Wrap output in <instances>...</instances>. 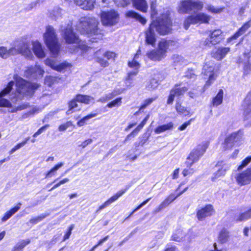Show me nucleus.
I'll return each instance as SVG.
<instances>
[{
    "label": "nucleus",
    "instance_id": "f257e3e1",
    "mask_svg": "<svg viewBox=\"0 0 251 251\" xmlns=\"http://www.w3.org/2000/svg\"><path fill=\"white\" fill-rule=\"evenodd\" d=\"M14 79L16 82V92L10 95V99L13 102H16L25 97L32 96L34 91L39 87V84L31 83L18 76H15Z\"/></svg>",
    "mask_w": 251,
    "mask_h": 251
},
{
    "label": "nucleus",
    "instance_id": "f03ea898",
    "mask_svg": "<svg viewBox=\"0 0 251 251\" xmlns=\"http://www.w3.org/2000/svg\"><path fill=\"white\" fill-rule=\"evenodd\" d=\"M99 22L95 18L85 17L81 18L76 25V29L82 34L88 36L97 35L101 38L100 30L98 28Z\"/></svg>",
    "mask_w": 251,
    "mask_h": 251
},
{
    "label": "nucleus",
    "instance_id": "7ed1b4c3",
    "mask_svg": "<svg viewBox=\"0 0 251 251\" xmlns=\"http://www.w3.org/2000/svg\"><path fill=\"white\" fill-rule=\"evenodd\" d=\"M60 30L62 37L67 43L79 44L78 47L72 51V52H78V50L80 49L83 51L93 53L91 48L88 47L85 45L79 44V40L78 36L73 32L72 22H70L66 26L62 25Z\"/></svg>",
    "mask_w": 251,
    "mask_h": 251
},
{
    "label": "nucleus",
    "instance_id": "20e7f679",
    "mask_svg": "<svg viewBox=\"0 0 251 251\" xmlns=\"http://www.w3.org/2000/svg\"><path fill=\"white\" fill-rule=\"evenodd\" d=\"M44 43L50 50L53 57H56L59 54L60 46L57 34L54 28L51 25L46 27V30L43 34Z\"/></svg>",
    "mask_w": 251,
    "mask_h": 251
},
{
    "label": "nucleus",
    "instance_id": "39448f33",
    "mask_svg": "<svg viewBox=\"0 0 251 251\" xmlns=\"http://www.w3.org/2000/svg\"><path fill=\"white\" fill-rule=\"evenodd\" d=\"M151 23L154 24L156 31L160 35L168 34L172 30V22L167 13L162 14Z\"/></svg>",
    "mask_w": 251,
    "mask_h": 251
},
{
    "label": "nucleus",
    "instance_id": "423d86ee",
    "mask_svg": "<svg viewBox=\"0 0 251 251\" xmlns=\"http://www.w3.org/2000/svg\"><path fill=\"white\" fill-rule=\"evenodd\" d=\"M208 144L206 142L200 144L194 148L187 158L185 164L191 166L195 162L198 161L205 152Z\"/></svg>",
    "mask_w": 251,
    "mask_h": 251
},
{
    "label": "nucleus",
    "instance_id": "0eeeda50",
    "mask_svg": "<svg viewBox=\"0 0 251 251\" xmlns=\"http://www.w3.org/2000/svg\"><path fill=\"white\" fill-rule=\"evenodd\" d=\"M101 22L105 26H113L118 23L119 15L114 10L102 11L100 15Z\"/></svg>",
    "mask_w": 251,
    "mask_h": 251
},
{
    "label": "nucleus",
    "instance_id": "6e6552de",
    "mask_svg": "<svg viewBox=\"0 0 251 251\" xmlns=\"http://www.w3.org/2000/svg\"><path fill=\"white\" fill-rule=\"evenodd\" d=\"M14 49L15 55L22 54L26 57L31 59L33 55L30 49V43L29 41H20L14 43Z\"/></svg>",
    "mask_w": 251,
    "mask_h": 251
},
{
    "label": "nucleus",
    "instance_id": "1a4fd4ad",
    "mask_svg": "<svg viewBox=\"0 0 251 251\" xmlns=\"http://www.w3.org/2000/svg\"><path fill=\"white\" fill-rule=\"evenodd\" d=\"M202 7V3L199 0H185L180 3L178 11L180 13H186L193 9L201 10Z\"/></svg>",
    "mask_w": 251,
    "mask_h": 251
},
{
    "label": "nucleus",
    "instance_id": "9d476101",
    "mask_svg": "<svg viewBox=\"0 0 251 251\" xmlns=\"http://www.w3.org/2000/svg\"><path fill=\"white\" fill-rule=\"evenodd\" d=\"M224 39L223 32L221 29H215L210 32L208 38L203 42V45L211 47L217 45Z\"/></svg>",
    "mask_w": 251,
    "mask_h": 251
},
{
    "label": "nucleus",
    "instance_id": "9b49d317",
    "mask_svg": "<svg viewBox=\"0 0 251 251\" xmlns=\"http://www.w3.org/2000/svg\"><path fill=\"white\" fill-rule=\"evenodd\" d=\"M241 138L239 131L233 132L227 136L222 144L224 150L231 149Z\"/></svg>",
    "mask_w": 251,
    "mask_h": 251
},
{
    "label": "nucleus",
    "instance_id": "f8f14e48",
    "mask_svg": "<svg viewBox=\"0 0 251 251\" xmlns=\"http://www.w3.org/2000/svg\"><path fill=\"white\" fill-rule=\"evenodd\" d=\"M188 90V88L187 87L182 86L180 84L175 85L170 91L167 103L168 104H172L176 96L183 95Z\"/></svg>",
    "mask_w": 251,
    "mask_h": 251
},
{
    "label": "nucleus",
    "instance_id": "ddd939ff",
    "mask_svg": "<svg viewBox=\"0 0 251 251\" xmlns=\"http://www.w3.org/2000/svg\"><path fill=\"white\" fill-rule=\"evenodd\" d=\"M45 63L47 66L58 72L66 70L72 67L71 64L66 61L58 64L56 61L50 58L45 60Z\"/></svg>",
    "mask_w": 251,
    "mask_h": 251
},
{
    "label": "nucleus",
    "instance_id": "4468645a",
    "mask_svg": "<svg viewBox=\"0 0 251 251\" xmlns=\"http://www.w3.org/2000/svg\"><path fill=\"white\" fill-rule=\"evenodd\" d=\"M44 70L39 65L28 67L24 73V75L27 78H37L42 77L44 75Z\"/></svg>",
    "mask_w": 251,
    "mask_h": 251
},
{
    "label": "nucleus",
    "instance_id": "2eb2a0df",
    "mask_svg": "<svg viewBox=\"0 0 251 251\" xmlns=\"http://www.w3.org/2000/svg\"><path fill=\"white\" fill-rule=\"evenodd\" d=\"M202 73L204 75L208 77V80L206 81L204 87H209L217 77V71H214V68L213 66H209V65L205 64L203 66Z\"/></svg>",
    "mask_w": 251,
    "mask_h": 251
},
{
    "label": "nucleus",
    "instance_id": "dca6fc26",
    "mask_svg": "<svg viewBox=\"0 0 251 251\" xmlns=\"http://www.w3.org/2000/svg\"><path fill=\"white\" fill-rule=\"evenodd\" d=\"M177 47L176 42L172 40L162 39L158 45V49L165 56L168 50H172Z\"/></svg>",
    "mask_w": 251,
    "mask_h": 251
},
{
    "label": "nucleus",
    "instance_id": "f3484780",
    "mask_svg": "<svg viewBox=\"0 0 251 251\" xmlns=\"http://www.w3.org/2000/svg\"><path fill=\"white\" fill-rule=\"evenodd\" d=\"M237 183L241 185H245L251 182V167L242 173L237 174L235 176Z\"/></svg>",
    "mask_w": 251,
    "mask_h": 251
},
{
    "label": "nucleus",
    "instance_id": "a211bd4d",
    "mask_svg": "<svg viewBox=\"0 0 251 251\" xmlns=\"http://www.w3.org/2000/svg\"><path fill=\"white\" fill-rule=\"evenodd\" d=\"M14 82L13 81L8 83L6 87L0 92V107H10L11 104L9 100L3 98V97L8 94L11 90Z\"/></svg>",
    "mask_w": 251,
    "mask_h": 251
},
{
    "label": "nucleus",
    "instance_id": "6ab92c4d",
    "mask_svg": "<svg viewBox=\"0 0 251 251\" xmlns=\"http://www.w3.org/2000/svg\"><path fill=\"white\" fill-rule=\"evenodd\" d=\"M214 212L213 206L211 204H207L198 211L197 216L199 220H203L206 217L211 216Z\"/></svg>",
    "mask_w": 251,
    "mask_h": 251
},
{
    "label": "nucleus",
    "instance_id": "aec40b11",
    "mask_svg": "<svg viewBox=\"0 0 251 251\" xmlns=\"http://www.w3.org/2000/svg\"><path fill=\"white\" fill-rule=\"evenodd\" d=\"M171 239L176 242H185L186 243H190L191 241L190 236L186 235L182 230L178 229L176 230L173 234Z\"/></svg>",
    "mask_w": 251,
    "mask_h": 251
},
{
    "label": "nucleus",
    "instance_id": "412c9836",
    "mask_svg": "<svg viewBox=\"0 0 251 251\" xmlns=\"http://www.w3.org/2000/svg\"><path fill=\"white\" fill-rule=\"evenodd\" d=\"M154 24L151 23L148 29L146 31V42L154 46L156 42L155 34L154 32Z\"/></svg>",
    "mask_w": 251,
    "mask_h": 251
},
{
    "label": "nucleus",
    "instance_id": "4be33fe9",
    "mask_svg": "<svg viewBox=\"0 0 251 251\" xmlns=\"http://www.w3.org/2000/svg\"><path fill=\"white\" fill-rule=\"evenodd\" d=\"M126 189L121 190L119 191L114 195L110 198L108 200L105 201L99 207L98 209L96 211V212H98L99 211L101 210L104 208L110 205L112 203L116 201L120 197H121L125 192Z\"/></svg>",
    "mask_w": 251,
    "mask_h": 251
},
{
    "label": "nucleus",
    "instance_id": "5701e85b",
    "mask_svg": "<svg viewBox=\"0 0 251 251\" xmlns=\"http://www.w3.org/2000/svg\"><path fill=\"white\" fill-rule=\"evenodd\" d=\"M32 50L34 54L39 58H43L46 56V53L43 48L42 44L38 41L32 42Z\"/></svg>",
    "mask_w": 251,
    "mask_h": 251
},
{
    "label": "nucleus",
    "instance_id": "b1692460",
    "mask_svg": "<svg viewBox=\"0 0 251 251\" xmlns=\"http://www.w3.org/2000/svg\"><path fill=\"white\" fill-rule=\"evenodd\" d=\"M74 2L83 9L91 10L94 8L95 0H74Z\"/></svg>",
    "mask_w": 251,
    "mask_h": 251
},
{
    "label": "nucleus",
    "instance_id": "393cba45",
    "mask_svg": "<svg viewBox=\"0 0 251 251\" xmlns=\"http://www.w3.org/2000/svg\"><path fill=\"white\" fill-rule=\"evenodd\" d=\"M251 26V20L246 22L232 36L227 39V42H229L232 40L236 39L243 35Z\"/></svg>",
    "mask_w": 251,
    "mask_h": 251
},
{
    "label": "nucleus",
    "instance_id": "a878e982",
    "mask_svg": "<svg viewBox=\"0 0 251 251\" xmlns=\"http://www.w3.org/2000/svg\"><path fill=\"white\" fill-rule=\"evenodd\" d=\"M229 50V48H219L215 51H213L212 53V57L217 60H221L226 55Z\"/></svg>",
    "mask_w": 251,
    "mask_h": 251
},
{
    "label": "nucleus",
    "instance_id": "bb28decb",
    "mask_svg": "<svg viewBox=\"0 0 251 251\" xmlns=\"http://www.w3.org/2000/svg\"><path fill=\"white\" fill-rule=\"evenodd\" d=\"M244 59L242 61L244 62V74L248 75L251 73V55L250 53H244Z\"/></svg>",
    "mask_w": 251,
    "mask_h": 251
},
{
    "label": "nucleus",
    "instance_id": "cd10ccee",
    "mask_svg": "<svg viewBox=\"0 0 251 251\" xmlns=\"http://www.w3.org/2000/svg\"><path fill=\"white\" fill-rule=\"evenodd\" d=\"M148 58L153 61H160L165 56L158 49L157 50H153L147 53Z\"/></svg>",
    "mask_w": 251,
    "mask_h": 251
},
{
    "label": "nucleus",
    "instance_id": "c85d7f7f",
    "mask_svg": "<svg viewBox=\"0 0 251 251\" xmlns=\"http://www.w3.org/2000/svg\"><path fill=\"white\" fill-rule=\"evenodd\" d=\"M196 23L208 24L211 20V17L203 13H200L196 15H193Z\"/></svg>",
    "mask_w": 251,
    "mask_h": 251
},
{
    "label": "nucleus",
    "instance_id": "c756f323",
    "mask_svg": "<svg viewBox=\"0 0 251 251\" xmlns=\"http://www.w3.org/2000/svg\"><path fill=\"white\" fill-rule=\"evenodd\" d=\"M15 50L14 47L9 49H7L6 47H0V57L6 59L11 55H15Z\"/></svg>",
    "mask_w": 251,
    "mask_h": 251
},
{
    "label": "nucleus",
    "instance_id": "7c9ffc66",
    "mask_svg": "<svg viewBox=\"0 0 251 251\" xmlns=\"http://www.w3.org/2000/svg\"><path fill=\"white\" fill-rule=\"evenodd\" d=\"M134 6L138 10L146 12L148 9V5L145 0H132Z\"/></svg>",
    "mask_w": 251,
    "mask_h": 251
},
{
    "label": "nucleus",
    "instance_id": "2f4dec72",
    "mask_svg": "<svg viewBox=\"0 0 251 251\" xmlns=\"http://www.w3.org/2000/svg\"><path fill=\"white\" fill-rule=\"evenodd\" d=\"M75 100L78 102L88 104L94 103V98L90 96L78 94L75 97Z\"/></svg>",
    "mask_w": 251,
    "mask_h": 251
},
{
    "label": "nucleus",
    "instance_id": "473e14b6",
    "mask_svg": "<svg viewBox=\"0 0 251 251\" xmlns=\"http://www.w3.org/2000/svg\"><path fill=\"white\" fill-rule=\"evenodd\" d=\"M126 18H133L140 22L142 24L145 25L146 23V20L141 17L139 14L133 11H129L126 13Z\"/></svg>",
    "mask_w": 251,
    "mask_h": 251
},
{
    "label": "nucleus",
    "instance_id": "72a5a7b5",
    "mask_svg": "<svg viewBox=\"0 0 251 251\" xmlns=\"http://www.w3.org/2000/svg\"><path fill=\"white\" fill-rule=\"evenodd\" d=\"M150 117L149 115H147L146 118L143 120L141 123L129 134H128L125 139V142H126L129 138L133 135V136L136 134L145 126Z\"/></svg>",
    "mask_w": 251,
    "mask_h": 251
},
{
    "label": "nucleus",
    "instance_id": "f704fd0d",
    "mask_svg": "<svg viewBox=\"0 0 251 251\" xmlns=\"http://www.w3.org/2000/svg\"><path fill=\"white\" fill-rule=\"evenodd\" d=\"M102 50H99L94 53V57L97 59V61L103 67H107L109 65L108 61L101 58L100 55L102 54Z\"/></svg>",
    "mask_w": 251,
    "mask_h": 251
},
{
    "label": "nucleus",
    "instance_id": "c9c22d12",
    "mask_svg": "<svg viewBox=\"0 0 251 251\" xmlns=\"http://www.w3.org/2000/svg\"><path fill=\"white\" fill-rule=\"evenodd\" d=\"M21 205V203H19L18 205L14 208L11 209L9 211L6 212L4 216L2 218L1 220L2 222H5L9 219L13 214L17 212L20 208V205Z\"/></svg>",
    "mask_w": 251,
    "mask_h": 251
},
{
    "label": "nucleus",
    "instance_id": "e433bc0d",
    "mask_svg": "<svg viewBox=\"0 0 251 251\" xmlns=\"http://www.w3.org/2000/svg\"><path fill=\"white\" fill-rule=\"evenodd\" d=\"M224 92L220 89L217 96L213 99L212 104L213 106H218L222 103Z\"/></svg>",
    "mask_w": 251,
    "mask_h": 251
},
{
    "label": "nucleus",
    "instance_id": "4c0bfd02",
    "mask_svg": "<svg viewBox=\"0 0 251 251\" xmlns=\"http://www.w3.org/2000/svg\"><path fill=\"white\" fill-rule=\"evenodd\" d=\"M64 165L63 162H60L55 165L52 169L50 170L45 176L46 178L51 177L54 176L56 174L57 171L61 168Z\"/></svg>",
    "mask_w": 251,
    "mask_h": 251
},
{
    "label": "nucleus",
    "instance_id": "58836bf2",
    "mask_svg": "<svg viewBox=\"0 0 251 251\" xmlns=\"http://www.w3.org/2000/svg\"><path fill=\"white\" fill-rule=\"evenodd\" d=\"M251 218V208L236 216L235 220L238 222L244 221Z\"/></svg>",
    "mask_w": 251,
    "mask_h": 251
},
{
    "label": "nucleus",
    "instance_id": "ea45409f",
    "mask_svg": "<svg viewBox=\"0 0 251 251\" xmlns=\"http://www.w3.org/2000/svg\"><path fill=\"white\" fill-rule=\"evenodd\" d=\"M172 59L176 65H183L187 63V60L178 54H174L172 56Z\"/></svg>",
    "mask_w": 251,
    "mask_h": 251
},
{
    "label": "nucleus",
    "instance_id": "a19ab883",
    "mask_svg": "<svg viewBox=\"0 0 251 251\" xmlns=\"http://www.w3.org/2000/svg\"><path fill=\"white\" fill-rule=\"evenodd\" d=\"M228 167L226 166H223L222 168L219 169L214 174V176L212 177V180H214L219 178L221 176H225L227 170L228 169Z\"/></svg>",
    "mask_w": 251,
    "mask_h": 251
},
{
    "label": "nucleus",
    "instance_id": "79ce46f5",
    "mask_svg": "<svg viewBox=\"0 0 251 251\" xmlns=\"http://www.w3.org/2000/svg\"><path fill=\"white\" fill-rule=\"evenodd\" d=\"M123 92V90H119L117 92H113L112 93L107 94L105 95L104 97H102L99 99L98 100V101L99 102H104L107 100L111 99L113 97L118 95L120 94Z\"/></svg>",
    "mask_w": 251,
    "mask_h": 251
},
{
    "label": "nucleus",
    "instance_id": "37998d69",
    "mask_svg": "<svg viewBox=\"0 0 251 251\" xmlns=\"http://www.w3.org/2000/svg\"><path fill=\"white\" fill-rule=\"evenodd\" d=\"M244 110H251V93L246 96L243 103Z\"/></svg>",
    "mask_w": 251,
    "mask_h": 251
},
{
    "label": "nucleus",
    "instance_id": "c03bdc74",
    "mask_svg": "<svg viewBox=\"0 0 251 251\" xmlns=\"http://www.w3.org/2000/svg\"><path fill=\"white\" fill-rule=\"evenodd\" d=\"M173 124L172 123H169L166 125H164L157 127L154 130L156 133L159 134L164 132L166 130H170L172 128Z\"/></svg>",
    "mask_w": 251,
    "mask_h": 251
},
{
    "label": "nucleus",
    "instance_id": "a18cd8bd",
    "mask_svg": "<svg viewBox=\"0 0 251 251\" xmlns=\"http://www.w3.org/2000/svg\"><path fill=\"white\" fill-rule=\"evenodd\" d=\"M76 102L75 98L72 100L69 103V109L67 111V113L68 114L72 113L73 111L80 110V107H78V104Z\"/></svg>",
    "mask_w": 251,
    "mask_h": 251
},
{
    "label": "nucleus",
    "instance_id": "49530a36",
    "mask_svg": "<svg viewBox=\"0 0 251 251\" xmlns=\"http://www.w3.org/2000/svg\"><path fill=\"white\" fill-rule=\"evenodd\" d=\"M176 111L180 114H183L185 116L190 115V111L185 107L181 106L179 102L176 103Z\"/></svg>",
    "mask_w": 251,
    "mask_h": 251
},
{
    "label": "nucleus",
    "instance_id": "de8ad7c7",
    "mask_svg": "<svg viewBox=\"0 0 251 251\" xmlns=\"http://www.w3.org/2000/svg\"><path fill=\"white\" fill-rule=\"evenodd\" d=\"M96 116L97 114L95 113L89 114L78 121L77 123V125L79 127L82 126L87 124L88 120L91 118L95 117Z\"/></svg>",
    "mask_w": 251,
    "mask_h": 251
},
{
    "label": "nucleus",
    "instance_id": "09e8293b",
    "mask_svg": "<svg viewBox=\"0 0 251 251\" xmlns=\"http://www.w3.org/2000/svg\"><path fill=\"white\" fill-rule=\"evenodd\" d=\"M205 8L208 11L212 13L218 14L221 13L223 11L224 7H216L211 4H207L205 5Z\"/></svg>",
    "mask_w": 251,
    "mask_h": 251
},
{
    "label": "nucleus",
    "instance_id": "8fccbe9b",
    "mask_svg": "<svg viewBox=\"0 0 251 251\" xmlns=\"http://www.w3.org/2000/svg\"><path fill=\"white\" fill-rule=\"evenodd\" d=\"M140 50H138L137 53L135 55L134 58L133 60L131 62H128V66L130 68H133L135 69V71H138V69L140 67L139 63L136 60L138 54L140 53Z\"/></svg>",
    "mask_w": 251,
    "mask_h": 251
},
{
    "label": "nucleus",
    "instance_id": "3c124183",
    "mask_svg": "<svg viewBox=\"0 0 251 251\" xmlns=\"http://www.w3.org/2000/svg\"><path fill=\"white\" fill-rule=\"evenodd\" d=\"M170 203H171V201H170L169 199H165L154 210L153 213L155 214L158 213L161 210L168 206Z\"/></svg>",
    "mask_w": 251,
    "mask_h": 251
},
{
    "label": "nucleus",
    "instance_id": "603ef678",
    "mask_svg": "<svg viewBox=\"0 0 251 251\" xmlns=\"http://www.w3.org/2000/svg\"><path fill=\"white\" fill-rule=\"evenodd\" d=\"M159 85L158 80L154 78L151 79L149 82H147L146 88L149 90H152L156 89Z\"/></svg>",
    "mask_w": 251,
    "mask_h": 251
},
{
    "label": "nucleus",
    "instance_id": "864d4df0",
    "mask_svg": "<svg viewBox=\"0 0 251 251\" xmlns=\"http://www.w3.org/2000/svg\"><path fill=\"white\" fill-rule=\"evenodd\" d=\"M29 239L26 240H23L21 242L17 244L13 248L15 251H22L23 249L30 243Z\"/></svg>",
    "mask_w": 251,
    "mask_h": 251
},
{
    "label": "nucleus",
    "instance_id": "5fc2aeb1",
    "mask_svg": "<svg viewBox=\"0 0 251 251\" xmlns=\"http://www.w3.org/2000/svg\"><path fill=\"white\" fill-rule=\"evenodd\" d=\"M228 232L226 229H222L219 236V240L222 243L226 242L228 238Z\"/></svg>",
    "mask_w": 251,
    "mask_h": 251
},
{
    "label": "nucleus",
    "instance_id": "6e6d98bb",
    "mask_svg": "<svg viewBox=\"0 0 251 251\" xmlns=\"http://www.w3.org/2000/svg\"><path fill=\"white\" fill-rule=\"evenodd\" d=\"M196 21L194 18V16L188 17L184 21L183 26L185 29H188L191 24H196Z\"/></svg>",
    "mask_w": 251,
    "mask_h": 251
},
{
    "label": "nucleus",
    "instance_id": "4d7b16f0",
    "mask_svg": "<svg viewBox=\"0 0 251 251\" xmlns=\"http://www.w3.org/2000/svg\"><path fill=\"white\" fill-rule=\"evenodd\" d=\"M251 162V156L247 157L244 159L241 164L238 167L237 170L241 171L245 168Z\"/></svg>",
    "mask_w": 251,
    "mask_h": 251
},
{
    "label": "nucleus",
    "instance_id": "13d9d810",
    "mask_svg": "<svg viewBox=\"0 0 251 251\" xmlns=\"http://www.w3.org/2000/svg\"><path fill=\"white\" fill-rule=\"evenodd\" d=\"M138 72V71H134L128 73L127 76L125 79L126 84L127 86H130L131 85V82L129 81L133 79V77L137 74Z\"/></svg>",
    "mask_w": 251,
    "mask_h": 251
},
{
    "label": "nucleus",
    "instance_id": "bf43d9fd",
    "mask_svg": "<svg viewBox=\"0 0 251 251\" xmlns=\"http://www.w3.org/2000/svg\"><path fill=\"white\" fill-rule=\"evenodd\" d=\"M29 137L26 138L25 139V140L23 141L21 143H20L18 144H17L14 147H13L10 151V153L11 154L13 153V152H14L16 151H17V150L20 149L21 148H22V147H23L25 145L27 141L29 140Z\"/></svg>",
    "mask_w": 251,
    "mask_h": 251
},
{
    "label": "nucleus",
    "instance_id": "052dcab7",
    "mask_svg": "<svg viewBox=\"0 0 251 251\" xmlns=\"http://www.w3.org/2000/svg\"><path fill=\"white\" fill-rule=\"evenodd\" d=\"M122 103V98H118L112 101L110 103H108L107 106L109 108H112L113 107L119 106Z\"/></svg>",
    "mask_w": 251,
    "mask_h": 251
},
{
    "label": "nucleus",
    "instance_id": "680f3d73",
    "mask_svg": "<svg viewBox=\"0 0 251 251\" xmlns=\"http://www.w3.org/2000/svg\"><path fill=\"white\" fill-rule=\"evenodd\" d=\"M56 81V77L52 76H47L45 79V83L49 86H51Z\"/></svg>",
    "mask_w": 251,
    "mask_h": 251
},
{
    "label": "nucleus",
    "instance_id": "e2e57ef3",
    "mask_svg": "<svg viewBox=\"0 0 251 251\" xmlns=\"http://www.w3.org/2000/svg\"><path fill=\"white\" fill-rule=\"evenodd\" d=\"M48 215L42 214L35 218H32L29 220V222L32 224H36L45 219Z\"/></svg>",
    "mask_w": 251,
    "mask_h": 251
},
{
    "label": "nucleus",
    "instance_id": "0e129e2a",
    "mask_svg": "<svg viewBox=\"0 0 251 251\" xmlns=\"http://www.w3.org/2000/svg\"><path fill=\"white\" fill-rule=\"evenodd\" d=\"M113 1L119 7H125L130 3V0H113Z\"/></svg>",
    "mask_w": 251,
    "mask_h": 251
},
{
    "label": "nucleus",
    "instance_id": "69168bd1",
    "mask_svg": "<svg viewBox=\"0 0 251 251\" xmlns=\"http://www.w3.org/2000/svg\"><path fill=\"white\" fill-rule=\"evenodd\" d=\"M244 120L247 121L249 124H251V110H244Z\"/></svg>",
    "mask_w": 251,
    "mask_h": 251
},
{
    "label": "nucleus",
    "instance_id": "338daca9",
    "mask_svg": "<svg viewBox=\"0 0 251 251\" xmlns=\"http://www.w3.org/2000/svg\"><path fill=\"white\" fill-rule=\"evenodd\" d=\"M102 54L104 57L107 58L108 60H114L116 56V54L114 52L111 51H106L105 53H103L102 51Z\"/></svg>",
    "mask_w": 251,
    "mask_h": 251
},
{
    "label": "nucleus",
    "instance_id": "774afa93",
    "mask_svg": "<svg viewBox=\"0 0 251 251\" xmlns=\"http://www.w3.org/2000/svg\"><path fill=\"white\" fill-rule=\"evenodd\" d=\"M73 126V123L71 121L67 122L64 124L60 125L58 127V130L60 131H63L66 130L68 127Z\"/></svg>",
    "mask_w": 251,
    "mask_h": 251
}]
</instances>
